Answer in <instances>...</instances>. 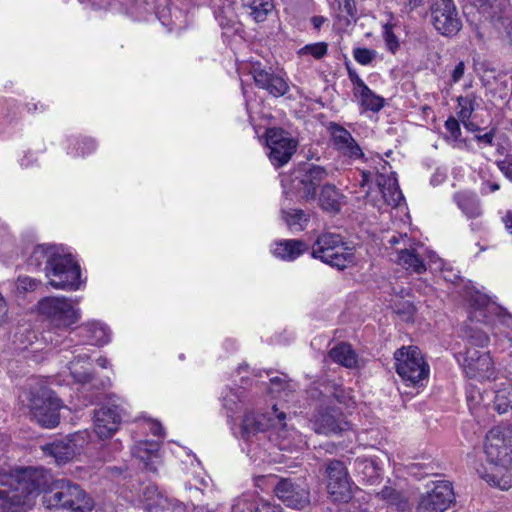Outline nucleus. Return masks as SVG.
Masks as SVG:
<instances>
[{"label":"nucleus","mask_w":512,"mask_h":512,"mask_svg":"<svg viewBox=\"0 0 512 512\" xmlns=\"http://www.w3.org/2000/svg\"><path fill=\"white\" fill-rule=\"evenodd\" d=\"M48 478L44 468L33 467L21 469L15 475L0 474V512H20L30 507Z\"/></svg>","instance_id":"f257e3e1"},{"label":"nucleus","mask_w":512,"mask_h":512,"mask_svg":"<svg viewBox=\"0 0 512 512\" xmlns=\"http://www.w3.org/2000/svg\"><path fill=\"white\" fill-rule=\"evenodd\" d=\"M50 480L51 475L48 470ZM42 503L49 510L66 512H89L94 507L93 499L77 483L67 479H59L47 484L40 490Z\"/></svg>","instance_id":"f03ea898"},{"label":"nucleus","mask_w":512,"mask_h":512,"mask_svg":"<svg viewBox=\"0 0 512 512\" xmlns=\"http://www.w3.org/2000/svg\"><path fill=\"white\" fill-rule=\"evenodd\" d=\"M39 314L59 330H68L80 320V310L65 297L49 296L38 301Z\"/></svg>","instance_id":"7ed1b4c3"},{"label":"nucleus","mask_w":512,"mask_h":512,"mask_svg":"<svg viewBox=\"0 0 512 512\" xmlns=\"http://www.w3.org/2000/svg\"><path fill=\"white\" fill-rule=\"evenodd\" d=\"M62 407L61 400L52 390L46 387H41L30 393V414L42 427H56L60 422V409Z\"/></svg>","instance_id":"20e7f679"},{"label":"nucleus","mask_w":512,"mask_h":512,"mask_svg":"<svg viewBox=\"0 0 512 512\" xmlns=\"http://www.w3.org/2000/svg\"><path fill=\"white\" fill-rule=\"evenodd\" d=\"M395 369L399 376L412 386H421L429 375L421 351L416 346L402 347L395 354Z\"/></svg>","instance_id":"39448f33"},{"label":"nucleus","mask_w":512,"mask_h":512,"mask_svg":"<svg viewBox=\"0 0 512 512\" xmlns=\"http://www.w3.org/2000/svg\"><path fill=\"white\" fill-rule=\"evenodd\" d=\"M44 270L56 289L76 291L83 283L80 265L74 258H47Z\"/></svg>","instance_id":"423d86ee"},{"label":"nucleus","mask_w":512,"mask_h":512,"mask_svg":"<svg viewBox=\"0 0 512 512\" xmlns=\"http://www.w3.org/2000/svg\"><path fill=\"white\" fill-rule=\"evenodd\" d=\"M327 177L328 171L324 166L302 162L292 174L291 188L301 199L314 200L318 187Z\"/></svg>","instance_id":"0eeeda50"},{"label":"nucleus","mask_w":512,"mask_h":512,"mask_svg":"<svg viewBox=\"0 0 512 512\" xmlns=\"http://www.w3.org/2000/svg\"><path fill=\"white\" fill-rule=\"evenodd\" d=\"M323 467L330 499L333 502L348 503L353 497V482L345 464L337 459H328Z\"/></svg>","instance_id":"6e6552de"},{"label":"nucleus","mask_w":512,"mask_h":512,"mask_svg":"<svg viewBox=\"0 0 512 512\" xmlns=\"http://www.w3.org/2000/svg\"><path fill=\"white\" fill-rule=\"evenodd\" d=\"M273 492L279 501L292 509L302 510L310 504V489L303 477H280Z\"/></svg>","instance_id":"1a4fd4ad"},{"label":"nucleus","mask_w":512,"mask_h":512,"mask_svg":"<svg viewBox=\"0 0 512 512\" xmlns=\"http://www.w3.org/2000/svg\"><path fill=\"white\" fill-rule=\"evenodd\" d=\"M429 12L430 22L439 34L453 37L462 29V21L453 0H433Z\"/></svg>","instance_id":"9d476101"},{"label":"nucleus","mask_w":512,"mask_h":512,"mask_svg":"<svg viewBox=\"0 0 512 512\" xmlns=\"http://www.w3.org/2000/svg\"><path fill=\"white\" fill-rule=\"evenodd\" d=\"M487 460L495 465L507 466L512 461V427H496L489 431L485 441Z\"/></svg>","instance_id":"9b49d317"},{"label":"nucleus","mask_w":512,"mask_h":512,"mask_svg":"<svg viewBox=\"0 0 512 512\" xmlns=\"http://www.w3.org/2000/svg\"><path fill=\"white\" fill-rule=\"evenodd\" d=\"M269 159L275 167L287 164L297 150L298 142L282 128H268L265 133Z\"/></svg>","instance_id":"f8f14e48"},{"label":"nucleus","mask_w":512,"mask_h":512,"mask_svg":"<svg viewBox=\"0 0 512 512\" xmlns=\"http://www.w3.org/2000/svg\"><path fill=\"white\" fill-rule=\"evenodd\" d=\"M457 360L470 379L490 380L495 378L496 371L489 352L466 348L464 353L459 354Z\"/></svg>","instance_id":"ddd939ff"},{"label":"nucleus","mask_w":512,"mask_h":512,"mask_svg":"<svg viewBox=\"0 0 512 512\" xmlns=\"http://www.w3.org/2000/svg\"><path fill=\"white\" fill-rule=\"evenodd\" d=\"M455 502L453 487L449 481H438L420 497L418 512H444Z\"/></svg>","instance_id":"4468645a"},{"label":"nucleus","mask_w":512,"mask_h":512,"mask_svg":"<svg viewBox=\"0 0 512 512\" xmlns=\"http://www.w3.org/2000/svg\"><path fill=\"white\" fill-rule=\"evenodd\" d=\"M313 430L318 434H340L349 429L340 408L335 406H319L312 417Z\"/></svg>","instance_id":"2eb2a0df"},{"label":"nucleus","mask_w":512,"mask_h":512,"mask_svg":"<svg viewBox=\"0 0 512 512\" xmlns=\"http://www.w3.org/2000/svg\"><path fill=\"white\" fill-rule=\"evenodd\" d=\"M251 73L256 86L265 89L275 97L283 96L289 90L286 80L279 74H276L271 67L256 63L252 65Z\"/></svg>","instance_id":"dca6fc26"},{"label":"nucleus","mask_w":512,"mask_h":512,"mask_svg":"<svg viewBox=\"0 0 512 512\" xmlns=\"http://www.w3.org/2000/svg\"><path fill=\"white\" fill-rule=\"evenodd\" d=\"M94 431L101 439L110 438L121 423L120 409L117 405H103L94 410Z\"/></svg>","instance_id":"f3484780"},{"label":"nucleus","mask_w":512,"mask_h":512,"mask_svg":"<svg viewBox=\"0 0 512 512\" xmlns=\"http://www.w3.org/2000/svg\"><path fill=\"white\" fill-rule=\"evenodd\" d=\"M77 439L76 435L55 439L42 446V450L45 455L53 457L58 465H62L80 453L82 445L77 443Z\"/></svg>","instance_id":"a211bd4d"},{"label":"nucleus","mask_w":512,"mask_h":512,"mask_svg":"<svg viewBox=\"0 0 512 512\" xmlns=\"http://www.w3.org/2000/svg\"><path fill=\"white\" fill-rule=\"evenodd\" d=\"M355 245L352 241L345 240L340 234L325 232L320 234L313 244L311 256H317L319 253L333 251L330 256H351L346 251H353Z\"/></svg>","instance_id":"6ab92c4d"},{"label":"nucleus","mask_w":512,"mask_h":512,"mask_svg":"<svg viewBox=\"0 0 512 512\" xmlns=\"http://www.w3.org/2000/svg\"><path fill=\"white\" fill-rule=\"evenodd\" d=\"M141 503L145 512H183L182 506L169 500L155 485H147L143 488Z\"/></svg>","instance_id":"aec40b11"},{"label":"nucleus","mask_w":512,"mask_h":512,"mask_svg":"<svg viewBox=\"0 0 512 512\" xmlns=\"http://www.w3.org/2000/svg\"><path fill=\"white\" fill-rule=\"evenodd\" d=\"M331 133L334 145L343 155L355 159L363 156L361 148L348 130L340 125H335L332 127Z\"/></svg>","instance_id":"412c9836"},{"label":"nucleus","mask_w":512,"mask_h":512,"mask_svg":"<svg viewBox=\"0 0 512 512\" xmlns=\"http://www.w3.org/2000/svg\"><path fill=\"white\" fill-rule=\"evenodd\" d=\"M271 425V420L266 415L247 413L242 420V438L246 441H250V439L258 433L267 431Z\"/></svg>","instance_id":"4be33fe9"},{"label":"nucleus","mask_w":512,"mask_h":512,"mask_svg":"<svg viewBox=\"0 0 512 512\" xmlns=\"http://www.w3.org/2000/svg\"><path fill=\"white\" fill-rule=\"evenodd\" d=\"M354 470L369 484H374L380 478L381 468L373 458L357 457L354 461Z\"/></svg>","instance_id":"5701e85b"},{"label":"nucleus","mask_w":512,"mask_h":512,"mask_svg":"<svg viewBox=\"0 0 512 512\" xmlns=\"http://www.w3.org/2000/svg\"><path fill=\"white\" fill-rule=\"evenodd\" d=\"M342 194L332 184H323L319 195L320 207L330 213H338L341 209L340 198Z\"/></svg>","instance_id":"b1692460"},{"label":"nucleus","mask_w":512,"mask_h":512,"mask_svg":"<svg viewBox=\"0 0 512 512\" xmlns=\"http://www.w3.org/2000/svg\"><path fill=\"white\" fill-rule=\"evenodd\" d=\"M454 200L467 217L476 218L481 215L480 202L474 194L459 192L454 195Z\"/></svg>","instance_id":"393cba45"},{"label":"nucleus","mask_w":512,"mask_h":512,"mask_svg":"<svg viewBox=\"0 0 512 512\" xmlns=\"http://www.w3.org/2000/svg\"><path fill=\"white\" fill-rule=\"evenodd\" d=\"M330 358L347 368L355 367L357 364V355L351 346L346 343H340L329 351Z\"/></svg>","instance_id":"a878e982"},{"label":"nucleus","mask_w":512,"mask_h":512,"mask_svg":"<svg viewBox=\"0 0 512 512\" xmlns=\"http://www.w3.org/2000/svg\"><path fill=\"white\" fill-rule=\"evenodd\" d=\"M308 251V246L301 240H283L272 250L274 256H300Z\"/></svg>","instance_id":"bb28decb"},{"label":"nucleus","mask_w":512,"mask_h":512,"mask_svg":"<svg viewBox=\"0 0 512 512\" xmlns=\"http://www.w3.org/2000/svg\"><path fill=\"white\" fill-rule=\"evenodd\" d=\"M242 6L249 9V14L256 22H263L273 10L272 0H241Z\"/></svg>","instance_id":"cd10ccee"},{"label":"nucleus","mask_w":512,"mask_h":512,"mask_svg":"<svg viewBox=\"0 0 512 512\" xmlns=\"http://www.w3.org/2000/svg\"><path fill=\"white\" fill-rule=\"evenodd\" d=\"M79 329L80 334L93 344L103 345L109 340L105 327L98 322H89Z\"/></svg>","instance_id":"c85d7f7f"},{"label":"nucleus","mask_w":512,"mask_h":512,"mask_svg":"<svg viewBox=\"0 0 512 512\" xmlns=\"http://www.w3.org/2000/svg\"><path fill=\"white\" fill-rule=\"evenodd\" d=\"M463 298L475 312H479L483 317V310L489 305L490 299L487 295L476 290L474 287H465L463 290Z\"/></svg>","instance_id":"c756f323"},{"label":"nucleus","mask_w":512,"mask_h":512,"mask_svg":"<svg viewBox=\"0 0 512 512\" xmlns=\"http://www.w3.org/2000/svg\"><path fill=\"white\" fill-rule=\"evenodd\" d=\"M494 393L493 406L498 413H506L509 408H512V385L510 383L503 384Z\"/></svg>","instance_id":"7c9ffc66"},{"label":"nucleus","mask_w":512,"mask_h":512,"mask_svg":"<svg viewBox=\"0 0 512 512\" xmlns=\"http://www.w3.org/2000/svg\"><path fill=\"white\" fill-rule=\"evenodd\" d=\"M23 254L30 253L31 256H73L72 252L63 245H36L31 249L29 246L22 252Z\"/></svg>","instance_id":"2f4dec72"},{"label":"nucleus","mask_w":512,"mask_h":512,"mask_svg":"<svg viewBox=\"0 0 512 512\" xmlns=\"http://www.w3.org/2000/svg\"><path fill=\"white\" fill-rule=\"evenodd\" d=\"M378 496L385 500L389 505L395 506L398 511H405L408 507V501L406 497L402 494V492L385 486L378 493Z\"/></svg>","instance_id":"473e14b6"},{"label":"nucleus","mask_w":512,"mask_h":512,"mask_svg":"<svg viewBox=\"0 0 512 512\" xmlns=\"http://www.w3.org/2000/svg\"><path fill=\"white\" fill-rule=\"evenodd\" d=\"M358 94L361 99V106L364 110L378 112L382 109L384 99L376 95L369 87H364V90H360Z\"/></svg>","instance_id":"72a5a7b5"},{"label":"nucleus","mask_w":512,"mask_h":512,"mask_svg":"<svg viewBox=\"0 0 512 512\" xmlns=\"http://www.w3.org/2000/svg\"><path fill=\"white\" fill-rule=\"evenodd\" d=\"M464 337L467 340V348H483L489 343L488 335L482 330L474 327H465Z\"/></svg>","instance_id":"f704fd0d"},{"label":"nucleus","mask_w":512,"mask_h":512,"mask_svg":"<svg viewBox=\"0 0 512 512\" xmlns=\"http://www.w3.org/2000/svg\"><path fill=\"white\" fill-rule=\"evenodd\" d=\"M476 95L474 93L467 94L466 96H460L457 99L458 106L460 107V111L458 112V117L462 122L467 121L475 109L478 107L476 102Z\"/></svg>","instance_id":"c9c22d12"},{"label":"nucleus","mask_w":512,"mask_h":512,"mask_svg":"<svg viewBox=\"0 0 512 512\" xmlns=\"http://www.w3.org/2000/svg\"><path fill=\"white\" fill-rule=\"evenodd\" d=\"M158 444L150 443L148 441L140 442L133 448V455L139 458L146 465L151 461L154 457L157 456L158 452Z\"/></svg>","instance_id":"e433bc0d"},{"label":"nucleus","mask_w":512,"mask_h":512,"mask_svg":"<svg viewBox=\"0 0 512 512\" xmlns=\"http://www.w3.org/2000/svg\"><path fill=\"white\" fill-rule=\"evenodd\" d=\"M309 214L300 209L284 212V219L290 228L303 230L309 221Z\"/></svg>","instance_id":"4c0bfd02"},{"label":"nucleus","mask_w":512,"mask_h":512,"mask_svg":"<svg viewBox=\"0 0 512 512\" xmlns=\"http://www.w3.org/2000/svg\"><path fill=\"white\" fill-rule=\"evenodd\" d=\"M494 26L501 39L512 47V17L501 15L495 19Z\"/></svg>","instance_id":"58836bf2"},{"label":"nucleus","mask_w":512,"mask_h":512,"mask_svg":"<svg viewBox=\"0 0 512 512\" xmlns=\"http://www.w3.org/2000/svg\"><path fill=\"white\" fill-rule=\"evenodd\" d=\"M389 242L392 245H396L399 244L400 242H403V247L396 250L398 256H421V253L418 251V248L410 243V239H408L406 235L404 237L400 236V238L393 236L391 237Z\"/></svg>","instance_id":"ea45409f"},{"label":"nucleus","mask_w":512,"mask_h":512,"mask_svg":"<svg viewBox=\"0 0 512 512\" xmlns=\"http://www.w3.org/2000/svg\"><path fill=\"white\" fill-rule=\"evenodd\" d=\"M88 358L89 357L86 355L82 356L81 354H78L77 356L74 357V359L72 361L69 362V369H70L71 374L73 375L74 379L77 382L82 383L83 385L93 382L94 374L91 372H87V371H77V369L75 368V365H76L75 361L76 360L80 361V359H88Z\"/></svg>","instance_id":"a19ab883"},{"label":"nucleus","mask_w":512,"mask_h":512,"mask_svg":"<svg viewBox=\"0 0 512 512\" xmlns=\"http://www.w3.org/2000/svg\"><path fill=\"white\" fill-rule=\"evenodd\" d=\"M380 187V191L384 198V201L392 207H397L400 205V202L403 200V195L401 190L398 187H382L381 183L378 182Z\"/></svg>","instance_id":"79ce46f5"},{"label":"nucleus","mask_w":512,"mask_h":512,"mask_svg":"<svg viewBox=\"0 0 512 512\" xmlns=\"http://www.w3.org/2000/svg\"><path fill=\"white\" fill-rule=\"evenodd\" d=\"M328 45L325 42L307 44L299 50V55H311L315 59H321L327 54Z\"/></svg>","instance_id":"37998d69"},{"label":"nucleus","mask_w":512,"mask_h":512,"mask_svg":"<svg viewBox=\"0 0 512 512\" xmlns=\"http://www.w3.org/2000/svg\"><path fill=\"white\" fill-rule=\"evenodd\" d=\"M40 284L41 281L37 279L30 277H18L15 282V289L19 294L24 295L27 292L34 291Z\"/></svg>","instance_id":"c03bdc74"},{"label":"nucleus","mask_w":512,"mask_h":512,"mask_svg":"<svg viewBox=\"0 0 512 512\" xmlns=\"http://www.w3.org/2000/svg\"><path fill=\"white\" fill-rule=\"evenodd\" d=\"M399 264L402 265L406 270L421 274L426 271V264L423 262V258H398Z\"/></svg>","instance_id":"a18cd8bd"},{"label":"nucleus","mask_w":512,"mask_h":512,"mask_svg":"<svg viewBox=\"0 0 512 512\" xmlns=\"http://www.w3.org/2000/svg\"><path fill=\"white\" fill-rule=\"evenodd\" d=\"M355 60L361 65L370 64L376 56L374 50L368 48H355L353 51Z\"/></svg>","instance_id":"49530a36"},{"label":"nucleus","mask_w":512,"mask_h":512,"mask_svg":"<svg viewBox=\"0 0 512 512\" xmlns=\"http://www.w3.org/2000/svg\"><path fill=\"white\" fill-rule=\"evenodd\" d=\"M321 261L333 268L340 271L344 270L350 265H354V258H320Z\"/></svg>","instance_id":"de8ad7c7"},{"label":"nucleus","mask_w":512,"mask_h":512,"mask_svg":"<svg viewBox=\"0 0 512 512\" xmlns=\"http://www.w3.org/2000/svg\"><path fill=\"white\" fill-rule=\"evenodd\" d=\"M396 307V313L403 316L406 321L413 319L416 309L412 303L403 302Z\"/></svg>","instance_id":"09e8293b"},{"label":"nucleus","mask_w":512,"mask_h":512,"mask_svg":"<svg viewBox=\"0 0 512 512\" xmlns=\"http://www.w3.org/2000/svg\"><path fill=\"white\" fill-rule=\"evenodd\" d=\"M445 128L450 133L454 140H457L461 135L460 124L454 117H449L445 122Z\"/></svg>","instance_id":"8fccbe9b"},{"label":"nucleus","mask_w":512,"mask_h":512,"mask_svg":"<svg viewBox=\"0 0 512 512\" xmlns=\"http://www.w3.org/2000/svg\"><path fill=\"white\" fill-rule=\"evenodd\" d=\"M495 134H496V129L492 128L490 131L486 132L485 134L475 135V140L479 143H483L484 145L493 146Z\"/></svg>","instance_id":"3c124183"},{"label":"nucleus","mask_w":512,"mask_h":512,"mask_svg":"<svg viewBox=\"0 0 512 512\" xmlns=\"http://www.w3.org/2000/svg\"><path fill=\"white\" fill-rule=\"evenodd\" d=\"M338 9L345 12L349 16H354L355 2L354 0H336Z\"/></svg>","instance_id":"603ef678"},{"label":"nucleus","mask_w":512,"mask_h":512,"mask_svg":"<svg viewBox=\"0 0 512 512\" xmlns=\"http://www.w3.org/2000/svg\"><path fill=\"white\" fill-rule=\"evenodd\" d=\"M348 76L350 81L356 86L357 93H359L360 90H364V87H368L364 81L359 77L357 72L351 68L348 67Z\"/></svg>","instance_id":"864d4df0"},{"label":"nucleus","mask_w":512,"mask_h":512,"mask_svg":"<svg viewBox=\"0 0 512 512\" xmlns=\"http://www.w3.org/2000/svg\"><path fill=\"white\" fill-rule=\"evenodd\" d=\"M287 382L284 378L281 377H273L270 379V392L271 393H279L282 389L285 388Z\"/></svg>","instance_id":"5fc2aeb1"},{"label":"nucleus","mask_w":512,"mask_h":512,"mask_svg":"<svg viewBox=\"0 0 512 512\" xmlns=\"http://www.w3.org/2000/svg\"><path fill=\"white\" fill-rule=\"evenodd\" d=\"M9 320L8 306L5 298L0 293V326L6 324Z\"/></svg>","instance_id":"6e6d98bb"},{"label":"nucleus","mask_w":512,"mask_h":512,"mask_svg":"<svg viewBox=\"0 0 512 512\" xmlns=\"http://www.w3.org/2000/svg\"><path fill=\"white\" fill-rule=\"evenodd\" d=\"M425 1L426 0H400L406 12H411L414 9L422 6Z\"/></svg>","instance_id":"4d7b16f0"},{"label":"nucleus","mask_w":512,"mask_h":512,"mask_svg":"<svg viewBox=\"0 0 512 512\" xmlns=\"http://www.w3.org/2000/svg\"><path fill=\"white\" fill-rule=\"evenodd\" d=\"M465 71V65L463 62H459L454 70L452 71L451 79L454 83H457L460 81V79L463 77Z\"/></svg>","instance_id":"13d9d810"},{"label":"nucleus","mask_w":512,"mask_h":512,"mask_svg":"<svg viewBox=\"0 0 512 512\" xmlns=\"http://www.w3.org/2000/svg\"><path fill=\"white\" fill-rule=\"evenodd\" d=\"M385 34H386V42H387L388 48L392 52H395V50L399 46L396 36L391 31H386Z\"/></svg>","instance_id":"bf43d9fd"},{"label":"nucleus","mask_w":512,"mask_h":512,"mask_svg":"<svg viewBox=\"0 0 512 512\" xmlns=\"http://www.w3.org/2000/svg\"><path fill=\"white\" fill-rule=\"evenodd\" d=\"M257 512H283V509L279 505H271L266 503L263 504L261 508H258Z\"/></svg>","instance_id":"052dcab7"},{"label":"nucleus","mask_w":512,"mask_h":512,"mask_svg":"<svg viewBox=\"0 0 512 512\" xmlns=\"http://www.w3.org/2000/svg\"><path fill=\"white\" fill-rule=\"evenodd\" d=\"M95 148V142L92 139H84L82 142L81 153L86 154L93 151Z\"/></svg>","instance_id":"680f3d73"},{"label":"nucleus","mask_w":512,"mask_h":512,"mask_svg":"<svg viewBox=\"0 0 512 512\" xmlns=\"http://www.w3.org/2000/svg\"><path fill=\"white\" fill-rule=\"evenodd\" d=\"M483 185L482 193L495 192L500 189V185L496 182L487 181Z\"/></svg>","instance_id":"e2e57ef3"},{"label":"nucleus","mask_w":512,"mask_h":512,"mask_svg":"<svg viewBox=\"0 0 512 512\" xmlns=\"http://www.w3.org/2000/svg\"><path fill=\"white\" fill-rule=\"evenodd\" d=\"M325 21L326 19L323 16H313L311 18V23L316 30H319Z\"/></svg>","instance_id":"0e129e2a"},{"label":"nucleus","mask_w":512,"mask_h":512,"mask_svg":"<svg viewBox=\"0 0 512 512\" xmlns=\"http://www.w3.org/2000/svg\"><path fill=\"white\" fill-rule=\"evenodd\" d=\"M503 221L505 223V227L508 230V232L512 235V212H507L506 216L503 218Z\"/></svg>","instance_id":"69168bd1"},{"label":"nucleus","mask_w":512,"mask_h":512,"mask_svg":"<svg viewBox=\"0 0 512 512\" xmlns=\"http://www.w3.org/2000/svg\"><path fill=\"white\" fill-rule=\"evenodd\" d=\"M466 129H468L471 132H476L482 130L481 127L478 125L472 123V122H463Z\"/></svg>","instance_id":"338daca9"},{"label":"nucleus","mask_w":512,"mask_h":512,"mask_svg":"<svg viewBox=\"0 0 512 512\" xmlns=\"http://www.w3.org/2000/svg\"><path fill=\"white\" fill-rule=\"evenodd\" d=\"M475 6L486 8L490 5V0H471Z\"/></svg>","instance_id":"774afa93"}]
</instances>
